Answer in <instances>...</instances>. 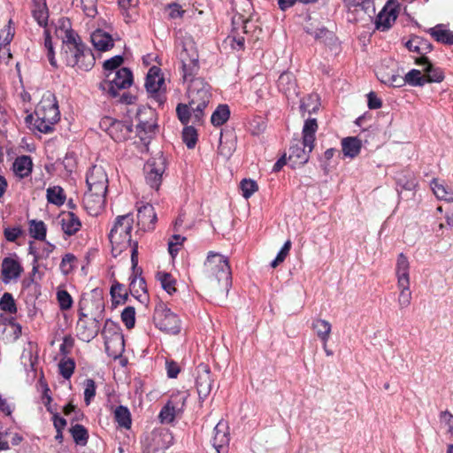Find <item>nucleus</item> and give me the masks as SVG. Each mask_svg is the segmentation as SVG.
Listing matches in <instances>:
<instances>
[{"instance_id": "1", "label": "nucleus", "mask_w": 453, "mask_h": 453, "mask_svg": "<svg viewBox=\"0 0 453 453\" xmlns=\"http://www.w3.org/2000/svg\"><path fill=\"white\" fill-rule=\"evenodd\" d=\"M134 218L132 214L118 216L111 228L109 239L111 243V252L117 257L131 247V261L133 268L135 269L138 264V244H132L131 232L133 229Z\"/></svg>"}, {"instance_id": "2", "label": "nucleus", "mask_w": 453, "mask_h": 453, "mask_svg": "<svg viewBox=\"0 0 453 453\" xmlns=\"http://www.w3.org/2000/svg\"><path fill=\"white\" fill-rule=\"evenodd\" d=\"M61 55L67 65L82 71H88L95 63L90 50L85 47L78 35L72 30L65 32Z\"/></svg>"}, {"instance_id": "3", "label": "nucleus", "mask_w": 453, "mask_h": 453, "mask_svg": "<svg viewBox=\"0 0 453 453\" xmlns=\"http://www.w3.org/2000/svg\"><path fill=\"white\" fill-rule=\"evenodd\" d=\"M203 273L210 288L228 290L231 285V269L226 257L210 251L203 265Z\"/></svg>"}, {"instance_id": "4", "label": "nucleus", "mask_w": 453, "mask_h": 453, "mask_svg": "<svg viewBox=\"0 0 453 453\" xmlns=\"http://www.w3.org/2000/svg\"><path fill=\"white\" fill-rule=\"evenodd\" d=\"M34 127L41 133L48 134L59 120L60 112L57 99L50 92H46L35 109Z\"/></svg>"}, {"instance_id": "5", "label": "nucleus", "mask_w": 453, "mask_h": 453, "mask_svg": "<svg viewBox=\"0 0 453 453\" xmlns=\"http://www.w3.org/2000/svg\"><path fill=\"white\" fill-rule=\"evenodd\" d=\"M210 86L202 78L192 79L188 84L187 96L190 104L195 122H202L203 111L211 100Z\"/></svg>"}, {"instance_id": "6", "label": "nucleus", "mask_w": 453, "mask_h": 453, "mask_svg": "<svg viewBox=\"0 0 453 453\" xmlns=\"http://www.w3.org/2000/svg\"><path fill=\"white\" fill-rule=\"evenodd\" d=\"M106 78V81L99 84V88L113 97L118 96V90L126 89L133 83L132 72L127 67L119 68L115 73H108Z\"/></svg>"}, {"instance_id": "7", "label": "nucleus", "mask_w": 453, "mask_h": 453, "mask_svg": "<svg viewBox=\"0 0 453 453\" xmlns=\"http://www.w3.org/2000/svg\"><path fill=\"white\" fill-rule=\"evenodd\" d=\"M156 326L164 332L177 334L180 331V320L165 304L156 306L153 315Z\"/></svg>"}, {"instance_id": "8", "label": "nucleus", "mask_w": 453, "mask_h": 453, "mask_svg": "<svg viewBox=\"0 0 453 453\" xmlns=\"http://www.w3.org/2000/svg\"><path fill=\"white\" fill-rule=\"evenodd\" d=\"M250 13L239 12L232 17V35H228L224 41L225 48H231L234 50H241L244 48V38L239 35V30L246 32V23L249 20Z\"/></svg>"}, {"instance_id": "9", "label": "nucleus", "mask_w": 453, "mask_h": 453, "mask_svg": "<svg viewBox=\"0 0 453 453\" xmlns=\"http://www.w3.org/2000/svg\"><path fill=\"white\" fill-rule=\"evenodd\" d=\"M180 58L182 79L185 83L188 84L192 79H196L195 76L199 71L198 54L194 45H185Z\"/></svg>"}, {"instance_id": "10", "label": "nucleus", "mask_w": 453, "mask_h": 453, "mask_svg": "<svg viewBox=\"0 0 453 453\" xmlns=\"http://www.w3.org/2000/svg\"><path fill=\"white\" fill-rule=\"evenodd\" d=\"M165 170V159L162 155L150 159L144 165L146 182L151 188L158 189Z\"/></svg>"}, {"instance_id": "11", "label": "nucleus", "mask_w": 453, "mask_h": 453, "mask_svg": "<svg viewBox=\"0 0 453 453\" xmlns=\"http://www.w3.org/2000/svg\"><path fill=\"white\" fill-rule=\"evenodd\" d=\"M187 400L184 392H178L171 395L166 404L159 412L158 418L161 423L169 424L173 421L175 416L182 411Z\"/></svg>"}, {"instance_id": "12", "label": "nucleus", "mask_w": 453, "mask_h": 453, "mask_svg": "<svg viewBox=\"0 0 453 453\" xmlns=\"http://www.w3.org/2000/svg\"><path fill=\"white\" fill-rule=\"evenodd\" d=\"M99 321L81 311L76 324V334L83 342H89L99 332Z\"/></svg>"}, {"instance_id": "13", "label": "nucleus", "mask_w": 453, "mask_h": 453, "mask_svg": "<svg viewBox=\"0 0 453 453\" xmlns=\"http://www.w3.org/2000/svg\"><path fill=\"white\" fill-rule=\"evenodd\" d=\"M212 384L213 379L209 366L200 364L196 370V387L201 400H204L210 395Z\"/></svg>"}, {"instance_id": "14", "label": "nucleus", "mask_w": 453, "mask_h": 453, "mask_svg": "<svg viewBox=\"0 0 453 453\" xmlns=\"http://www.w3.org/2000/svg\"><path fill=\"white\" fill-rule=\"evenodd\" d=\"M145 87L147 91L154 95L157 98L158 102L164 101L163 93L165 91V79L158 67L152 66L147 74Z\"/></svg>"}, {"instance_id": "15", "label": "nucleus", "mask_w": 453, "mask_h": 453, "mask_svg": "<svg viewBox=\"0 0 453 453\" xmlns=\"http://www.w3.org/2000/svg\"><path fill=\"white\" fill-rule=\"evenodd\" d=\"M87 185L88 190L96 192H107L108 177L102 166L94 165L87 175Z\"/></svg>"}, {"instance_id": "16", "label": "nucleus", "mask_w": 453, "mask_h": 453, "mask_svg": "<svg viewBox=\"0 0 453 453\" xmlns=\"http://www.w3.org/2000/svg\"><path fill=\"white\" fill-rule=\"evenodd\" d=\"M111 326H114V332L111 334V335H107L106 330L103 332L104 335V345L108 355L116 358L119 357L124 351V337L114 324H111Z\"/></svg>"}, {"instance_id": "17", "label": "nucleus", "mask_w": 453, "mask_h": 453, "mask_svg": "<svg viewBox=\"0 0 453 453\" xmlns=\"http://www.w3.org/2000/svg\"><path fill=\"white\" fill-rule=\"evenodd\" d=\"M314 145L311 143V145H306L302 141H296L294 144L291 145L289 149V156L288 159L292 163V166L296 167V165H304L310 157V153L312 151Z\"/></svg>"}, {"instance_id": "18", "label": "nucleus", "mask_w": 453, "mask_h": 453, "mask_svg": "<svg viewBox=\"0 0 453 453\" xmlns=\"http://www.w3.org/2000/svg\"><path fill=\"white\" fill-rule=\"evenodd\" d=\"M105 194L88 189L83 196V206L88 214L96 216L103 210L105 203Z\"/></svg>"}, {"instance_id": "19", "label": "nucleus", "mask_w": 453, "mask_h": 453, "mask_svg": "<svg viewBox=\"0 0 453 453\" xmlns=\"http://www.w3.org/2000/svg\"><path fill=\"white\" fill-rule=\"evenodd\" d=\"M415 63L423 66L422 71L424 72L423 76L425 77L426 83H439L444 80L443 71L431 64L426 57L416 58Z\"/></svg>"}, {"instance_id": "20", "label": "nucleus", "mask_w": 453, "mask_h": 453, "mask_svg": "<svg viewBox=\"0 0 453 453\" xmlns=\"http://www.w3.org/2000/svg\"><path fill=\"white\" fill-rule=\"evenodd\" d=\"M214 435L212 439V445L218 453H225L226 448L229 443V433L227 423L224 420H219L214 427Z\"/></svg>"}, {"instance_id": "21", "label": "nucleus", "mask_w": 453, "mask_h": 453, "mask_svg": "<svg viewBox=\"0 0 453 453\" xmlns=\"http://www.w3.org/2000/svg\"><path fill=\"white\" fill-rule=\"evenodd\" d=\"M137 219L138 225H140L142 229H153L157 221V214L155 212L154 207L150 203L140 206L138 208Z\"/></svg>"}, {"instance_id": "22", "label": "nucleus", "mask_w": 453, "mask_h": 453, "mask_svg": "<svg viewBox=\"0 0 453 453\" xmlns=\"http://www.w3.org/2000/svg\"><path fill=\"white\" fill-rule=\"evenodd\" d=\"M395 276L398 285H410V263L407 257L403 253H400L397 257L395 265Z\"/></svg>"}, {"instance_id": "23", "label": "nucleus", "mask_w": 453, "mask_h": 453, "mask_svg": "<svg viewBox=\"0 0 453 453\" xmlns=\"http://www.w3.org/2000/svg\"><path fill=\"white\" fill-rule=\"evenodd\" d=\"M59 222L63 232L68 236L76 234L81 226L79 218L70 211L62 213Z\"/></svg>"}, {"instance_id": "24", "label": "nucleus", "mask_w": 453, "mask_h": 453, "mask_svg": "<svg viewBox=\"0 0 453 453\" xmlns=\"http://www.w3.org/2000/svg\"><path fill=\"white\" fill-rule=\"evenodd\" d=\"M21 272L22 267L18 261L10 257L4 259L2 263V275L3 280L5 283L19 278Z\"/></svg>"}, {"instance_id": "25", "label": "nucleus", "mask_w": 453, "mask_h": 453, "mask_svg": "<svg viewBox=\"0 0 453 453\" xmlns=\"http://www.w3.org/2000/svg\"><path fill=\"white\" fill-rule=\"evenodd\" d=\"M118 4L127 23L133 22L137 19L139 0H118Z\"/></svg>"}, {"instance_id": "26", "label": "nucleus", "mask_w": 453, "mask_h": 453, "mask_svg": "<svg viewBox=\"0 0 453 453\" xmlns=\"http://www.w3.org/2000/svg\"><path fill=\"white\" fill-rule=\"evenodd\" d=\"M104 123L109 124V134L117 142L125 140L130 132L129 127L120 121L106 119L104 120Z\"/></svg>"}, {"instance_id": "27", "label": "nucleus", "mask_w": 453, "mask_h": 453, "mask_svg": "<svg viewBox=\"0 0 453 453\" xmlns=\"http://www.w3.org/2000/svg\"><path fill=\"white\" fill-rule=\"evenodd\" d=\"M91 42L94 47L100 51H106L113 47L111 35L100 29L92 33Z\"/></svg>"}, {"instance_id": "28", "label": "nucleus", "mask_w": 453, "mask_h": 453, "mask_svg": "<svg viewBox=\"0 0 453 453\" xmlns=\"http://www.w3.org/2000/svg\"><path fill=\"white\" fill-rule=\"evenodd\" d=\"M278 88L287 96L296 94V81L294 74L289 72L282 73L278 79Z\"/></svg>"}, {"instance_id": "29", "label": "nucleus", "mask_w": 453, "mask_h": 453, "mask_svg": "<svg viewBox=\"0 0 453 453\" xmlns=\"http://www.w3.org/2000/svg\"><path fill=\"white\" fill-rule=\"evenodd\" d=\"M377 76L382 83L388 86L394 88H401L404 86L403 78L398 71L386 72L383 69H379Z\"/></svg>"}, {"instance_id": "30", "label": "nucleus", "mask_w": 453, "mask_h": 453, "mask_svg": "<svg viewBox=\"0 0 453 453\" xmlns=\"http://www.w3.org/2000/svg\"><path fill=\"white\" fill-rule=\"evenodd\" d=\"M33 163L29 156H21L15 159L12 169L19 178H25L28 176L32 172Z\"/></svg>"}, {"instance_id": "31", "label": "nucleus", "mask_w": 453, "mask_h": 453, "mask_svg": "<svg viewBox=\"0 0 453 453\" xmlns=\"http://www.w3.org/2000/svg\"><path fill=\"white\" fill-rule=\"evenodd\" d=\"M32 14L40 26H46L49 12L45 0H33Z\"/></svg>"}, {"instance_id": "32", "label": "nucleus", "mask_w": 453, "mask_h": 453, "mask_svg": "<svg viewBox=\"0 0 453 453\" xmlns=\"http://www.w3.org/2000/svg\"><path fill=\"white\" fill-rule=\"evenodd\" d=\"M428 33L439 42L453 44V31L447 29L443 24L430 28Z\"/></svg>"}, {"instance_id": "33", "label": "nucleus", "mask_w": 453, "mask_h": 453, "mask_svg": "<svg viewBox=\"0 0 453 453\" xmlns=\"http://www.w3.org/2000/svg\"><path fill=\"white\" fill-rule=\"evenodd\" d=\"M312 328L315 330L317 336L322 342V345H326L332 332V325L330 322L322 319H316L312 323Z\"/></svg>"}, {"instance_id": "34", "label": "nucleus", "mask_w": 453, "mask_h": 453, "mask_svg": "<svg viewBox=\"0 0 453 453\" xmlns=\"http://www.w3.org/2000/svg\"><path fill=\"white\" fill-rule=\"evenodd\" d=\"M406 48L412 52H416L425 57V54L432 50V45L426 40L415 36L405 43Z\"/></svg>"}, {"instance_id": "35", "label": "nucleus", "mask_w": 453, "mask_h": 453, "mask_svg": "<svg viewBox=\"0 0 453 453\" xmlns=\"http://www.w3.org/2000/svg\"><path fill=\"white\" fill-rule=\"evenodd\" d=\"M397 18V14L395 10L391 9L390 11L383 10L381 11L376 19V27L379 30L386 31L388 30L392 24L395 21Z\"/></svg>"}, {"instance_id": "36", "label": "nucleus", "mask_w": 453, "mask_h": 453, "mask_svg": "<svg viewBox=\"0 0 453 453\" xmlns=\"http://www.w3.org/2000/svg\"><path fill=\"white\" fill-rule=\"evenodd\" d=\"M361 146V141L356 137H347L342 141V152L345 157L350 158L359 154Z\"/></svg>"}, {"instance_id": "37", "label": "nucleus", "mask_w": 453, "mask_h": 453, "mask_svg": "<svg viewBox=\"0 0 453 453\" xmlns=\"http://www.w3.org/2000/svg\"><path fill=\"white\" fill-rule=\"evenodd\" d=\"M318 130L316 119H309L304 122L303 127V140L306 145H314L315 134Z\"/></svg>"}, {"instance_id": "38", "label": "nucleus", "mask_w": 453, "mask_h": 453, "mask_svg": "<svg viewBox=\"0 0 453 453\" xmlns=\"http://www.w3.org/2000/svg\"><path fill=\"white\" fill-rule=\"evenodd\" d=\"M230 116V110L226 104H220L217 107L211 115V121L212 125L219 127L226 123Z\"/></svg>"}, {"instance_id": "39", "label": "nucleus", "mask_w": 453, "mask_h": 453, "mask_svg": "<svg viewBox=\"0 0 453 453\" xmlns=\"http://www.w3.org/2000/svg\"><path fill=\"white\" fill-rule=\"evenodd\" d=\"M431 185L437 198L453 203V191L449 190L447 186L437 180H434Z\"/></svg>"}, {"instance_id": "40", "label": "nucleus", "mask_w": 453, "mask_h": 453, "mask_svg": "<svg viewBox=\"0 0 453 453\" xmlns=\"http://www.w3.org/2000/svg\"><path fill=\"white\" fill-rule=\"evenodd\" d=\"M404 85L409 84L413 87H422L426 84L425 77L421 71L417 69H411L404 76H403Z\"/></svg>"}, {"instance_id": "41", "label": "nucleus", "mask_w": 453, "mask_h": 453, "mask_svg": "<svg viewBox=\"0 0 453 453\" xmlns=\"http://www.w3.org/2000/svg\"><path fill=\"white\" fill-rule=\"evenodd\" d=\"M157 279L160 282L161 287L169 294L172 295L176 291V280L168 273L159 272L157 273Z\"/></svg>"}, {"instance_id": "42", "label": "nucleus", "mask_w": 453, "mask_h": 453, "mask_svg": "<svg viewBox=\"0 0 453 453\" xmlns=\"http://www.w3.org/2000/svg\"><path fill=\"white\" fill-rule=\"evenodd\" d=\"M397 288L399 289L397 303L399 309L403 310L411 305L412 295L410 289V285H398Z\"/></svg>"}, {"instance_id": "43", "label": "nucleus", "mask_w": 453, "mask_h": 453, "mask_svg": "<svg viewBox=\"0 0 453 453\" xmlns=\"http://www.w3.org/2000/svg\"><path fill=\"white\" fill-rule=\"evenodd\" d=\"M70 432L76 444L81 446L87 444L88 434L83 426L76 424L71 427Z\"/></svg>"}, {"instance_id": "44", "label": "nucleus", "mask_w": 453, "mask_h": 453, "mask_svg": "<svg viewBox=\"0 0 453 453\" xmlns=\"http://www.w3.org/2000/svg\"><path fill=\"white\" fill-rule=\"evenodd\" d=\"M319 107V97L318 95H309L307 97L303 98L300 108L301 111L308 113H313L318 111Z\"/></svg>"}, {"instance_id": "45", "label": "nucleus", "mask_w": 453, "mask_h": 453, "mask_svg": "<svg viewBox=\"0 0 453 453\" xmlns=\"http://www.w3.org/2000/svg\"><path fill=\"white\" fill-rule=\"evenodd\" d=\"M48 202L56 205H62L65 203V196L59 186H54L47 189Z\"/></svg>"}, {"instance_id": "46", "label": "nucleus", "mask_w": 453, "mask_h": 453, "mask_svg": "<svg viewBox=\"0 0 453 453\" xmlns=\"http://www.w3.org/2000/svg\"><path fill=\"white\" fill-rule=\"evenodd\" d=\"M46 226L42 220H30L29 221V234L37 240H44L46 237Z\"/></svg>"}, {"instance_id": "47", "label": "nucleus", "mask_w": 453, "mask_h": 453, "mask_svg": "<svg viewBox=\"0 0 453 453\" xmlns=\"http://www.w3.org/2000/svg\"><path fill=\"white\" fill-rule=\"evenodd\" d=\"M165 437H169V434L167 433L161 434V433H155L152 434V441L153 444H150L148 446L149 452L151 453H160L165 449L168 447V445L165 443H161Z\"/></svg>"}, {"instance_id": "48", "label": "nucleus", "mask_w": 453, "mask_h": 453, "mask_svg": "<svg viewBox=\"0 0 453 453\" xmlns=\"http://www.w3.org/2000/svg\"><path fill=\"white\" fill-rule=\"evenodd\" d=\"M115 419L118 424L125 428H129L131 426L130 412L127 407L119 406L114 412Z\"/></svg>"}, {"instance_id": "49", "label": "nucleus", "mask_w": 453, "mask_h": 453, "mask_svg": "<svg viewBox=\"0 0 453 453\" xmlns=\"http://www.w3.org/2000/svg\"><path fill=\"white\" fill-rule=\"evenodd\" d=\"M176 112L180 121L184 125L188 124L191 119H194V114L189 103L179 104L176 107ZM193 122L196 123L195 121Z\"/></svg>"}, {"instance_id": "50", "label": "nucleus", "mask_w": 453, "mask_h": 453, "mask_svg": "<svg viewBox=\"0 0 453 453\" xmlns=\"http://www.w3.org/2000/svg\"><path fill=\"white\" fill-rule=\"evenodd\" d=\"M235 150V140L234 138L231 139H226L225 141L223 139H220L219 145V153L226 157L229 158L234 151Z\"/></svg>"}, {"instance_id": "51", "label": "nucleus", "mask_w": 453, "mask_h": 453, "mask_svg": "<svg viewBox=\"0 0 453 453\" xmlns=\"http://www.w3.org/2000/svg\"><path fill=\"white\" fill-rule=\"evenodd\" d=\"M182 140L188 149H193L197 141L196 130L191 127H186L182 131Z\"/></svg>"}, {"instance_id": "52", "label": "nucleus", "mask_w": 453, "mask_h": 453, "mask_svg": "<svg viewBox=\"0 0 453 453\" xmlns=\"http://www.w3.org/2000/svg\"><path fill=\"white\" fill-rule=\"evenodd\" d=\"M0 308L1 310L12 314L16 313L17 307L12 294L4 293L3 295V296L0 299Z\"/></svg>"}, {"instance_id": "53", "label": "nucleus", "mask_w": 453, "mask_h": 453, "mask_svg": "<svg viewBox=\"0 0 453 453\" xmlns=\"http://www.w3.org/2000/svg\"><path fill=\"white\" fill-rule=\"evenodd\" d=\"M74 367V362L71 358H63L58 365L59 372L65 379H69L73 375Z\"/></svg>"}, {"instance_id": "54", "label": "nucleus", "mask_w": 453, "mask_h": 453, "mask_svg": "<svg viewBox=\"0 0 453 453\" xmlns=\"http://www.w3.org/2000/svg\"><path fill=\"white\" fill-rule=\"evenodd\" d=\"M121 319L128 329L134 326L135 310L132 306L126 307L121 313Z\"/></svg>"}, {"instance_id": "55", "label": "nucleus", "mask_w": 453, "mask_h": 453, "mask_svg": "<svg viewBox=\"0 0 453 453\" xmlns=\"http://www.w3.org/2000/svg\"><path fill=\"white\" fill-rule=\"evenodd\" d=\"M186 240L185 237L181 236L180 234H173L168 242V250L170 255L174 257L179 250L180 247L182 245L184 241Z\"/></svg>"}, {"instance_id": "56", "label": "nucleus", "mask_w": 453, "mask_h": 453, "mask_svg": "<svg viewBox=\"0 0 453 453\" xmlns=\"http://www.w3.org/2000/svg\"><path fill=\"white\" fill-rule=\"evenodd\" d=\"M57 298L61 310H68L72 307L73 299L70 294L65 290H58Z\"/></svg>"}, {"instance_id": "57", "label": "nucleus", "mask_w": 453, "mask_h": 453, "mask_svg": "<svg viewBox=\"0 0 453 453\" xmlns=\"http://www.w3.org/2000/svg\"><path fill=\"white\" fill-rule=\"evenodd\" d=\"M130 290L134 295H139L140 292H146V283L142 277L134 275L131 283Z\"/></svg>"}, {"instance_id": "58", "label": "nucleus", "mask_w": 453, "mask_h": 453, "mask_svg": "<svg viewBox=\"0 0 453 453\" xmlns=\"http://www.w3.org/2000/svg\"><path fill=\"white\" fill-rule=\"evenodd\" d=\"M241 188L242 196L245 198H249L257 190V184L252 180L245 179L241 182Z\"/></svg>"}, {"instance_id": "59", "label": "nucleus", "mask_w": 453, "mask_h": 453, "mask_svg": "<svg viewBox=\"0 0 453 453\" xmlns=\"http://www.w3.org/2000/svg\"><path fill=\"white\" fill-rule=\"evenodd\" d=\"M123 63V57L120 55L114 56L113 58L104 61V68L109 73H115Z\"/></svg>"}, {"instance_id": "60", "label": "nucleus", "mask_w": 453, "mask_h": 453, "mask_svg": "<svg viewBox=\"0 0 453 453\" xmlns=\"http://www.w3.org/2000/svg\"><path fill=\"white\" fill-rule=\"evenodd\" d=\"M75 257L73 254H65L60 263V270L64 274L70 273L73 269Z\"/></svg>"}, {"instance_id": "61", "label": "nucleus", "mask_w": 453, "mask_h": 453, "mask_svg": "<svg viewBox=\"0 0 453 453\" xmlns=\"http://www.w3.org/2000/svg\"><path fill=\"white\" fill-rule=\"evenodd\" d=\"M81 8L88 17H95L97 13L96 0H81Z\"/></svg>"}, {"instance_id": "62", "label": "nucleus", "mask_w": 453, "mask_h": 453, "mask_svg": "<svg viewBox=\"0 0 453 453\" xmlns=\"http://www.w3.org/2000/svg\"><path fill=\"white\" fill-rule=\"evenodd\" d=\"M96 395V385L93 380H87L85 381L84 388V400L87 405H88L92 398Z\"/></svg>"}, {"instance_id": "63", "label": "nucleus", "mask_w": 453, "mask_h": 453, "mask_svg": "<svg viewBox=\"0 0 453 453\" xmlns=\"http://www.w3.org/2000/svg\"><path fill=\"white\" fill-rule=\"evenodd\" d=\"M44 48L47 50V57H48V59H49L50 65L52 66H57L56 59L54 57L53 44H52L51 38L48 32H45Z\"/></svg>"}, {"instance_id": "64", "label": "nucleus", "mask_w": 453, "mask_h": 453, "mask_svg": "<svg viewBox=\"0 0 453 453\" xmlns=\"http://www.w3.org/2000/svg\"><path fill=\"white\" fill-rule=\"evenodd\" d=\"M9 24H11V20L9 21ZM13 35L14 31L11 25H8L4 29H2L0 31V46L10 43V42L12 40Z\"/></svg>"}]
</instances>
